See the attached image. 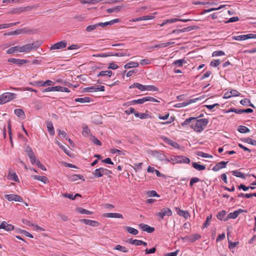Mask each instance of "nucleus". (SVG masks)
Segmentation results:
<instances>
[{
  "instance_id": "13",
  "label": "nucleus",
  "mask_w": 256,
  "mask_h": 256,
  "mask_svg": "<svg viewBox=\"0 0 256 256\" xmlns=\"http://www.w3.org/2000/svg\"><path fill=\"white\" fill-rule=\"evenodd\" d=\"M240 92L235 90H232L230 92H226L224 94V98L228 99L232 96H236L240 95Z\"/></svg>"
},
{
  "instance_id": "28",
  "label": "nucleus",
  "mask_w": 256,
  "mask_h": 256,
  "mask_svg": "<svg viewBox=\"0 0 256 256\" xmlns=\"http://www.w3.org/2000/svg\"><path fill=\"white\" fill-rule=\"evenodd\" d=\"M20 46H15L14 47H11L10 48H8L6 50V53L8 54H14L16 52H20Z\"/></svg>"
},
{
  "instance_id": "30",
  "label": "nucleus",
  "mask_w": 256,
  "mask_h": 256,
  "mask_svg": "<svg viewBox=\"0 0 256 256\" xmlns=\"http://www.w3.org/2000/svg\"><path fill=\"white\" fill-rule=\"evenodd\" d=\"M238 130L240 133H248L250 132V129L244 126H238Z\"/></svg>"
},
{
  "instance_id": "58",
  "label": "nucleus",
  "mask_w": 256,
  "mask_h": 256,
  "mask_svg": "<svg viewBox=\"0 0 256 256\" xmlns=\"http://www.w3.org/2000/svg\"><path fill=\"white\" fill-rule=\"evenodd\" d=\"M246 36V40L248 39H256V34H245Z\"/></svg>"
},
{
  "instance_id": "26",
  "label": "nucleus",
  "mask_w": 256,
  "mask_h": 256,
  "mask_svg": "<svg viewBox=\"0 0 256 256\" xmlns=\"http://www.w3.org/2000/svg\"><path fill=\"white\" fill-rule=\"evenodd\" d=\"M139 66V64L137 62H130L127 64H126L124 68H137Z\"/></svg>"
},
{
  "instance_id": "52",
  "label": "nucleus",
  "mask_w": 256,
  "mask_h": 256,
  "mask_svg": "<svg viewBox=\"0 0 256 256\" xmlns=\"http://www.w3.org/2000/svg\"><path fill=\"white\" fill-rule=\"evenodd\" d=\"M97 24H93V25H90L88 26L86 28V30L88 32H90L92 30H96L97 28Z\"/></svg>"
},
{
  "instance_id": "54",
  "label": "nucleus",
  "mask_w": 256,
  "mask_h": 256,
  "mask_svg": "<svg viewBox=\"0 0 256 256\" xmlns=\"http://www.w3.org/2000/svg\"><path fill=\"white\" fill-rule=\"evenodd\" d=\"M238 20H239V18L238 16H234V17L230 18L228 19V20L225 21L224 23L228 24L229 22H237Z\"/></svg>"
},
{
  "instance_id": "60",
  "label": "nucleus",
  "mask_w": 256,
  "mask_h": 256,
  "mask_svg": "<svg viewBox=\"0 0 256 256\" xmlns=\"http://www.w3.org/2000/svg\"><path fill=\"white\" fill-rule=\"evenodd\" d=\"M92 141L95 144L98 146H101L102 144L100 141L96 138L95 136L92 137Z\"/></svg>"
},
{
  "instance_id": "62",
  "label": "nucleus",
  "mask_w": 256,
  "mask_h": 256,
  "mask_svg": "<svg viewBox=\"0 0 256 256\" xmlns=\"http://www.w3.org/2000/svg\"><path fill=\"white\" fill-rule=\"evenodd\" d=\"M150 63V61L148 59H143L140 61V64L142 66L149 64Z\"/></svg>"
},
{
  "instance_id": "24",
  "label": "nucleus",
  "mask_w": 256,
  "mask_h": 256,
  "mask_svg": "<svg viewBox=\"0 0 256 256\" xmlns=\"http://www.w3.org/2000/svg\"><path fill=\"white\" fill-rule=\"evenodd\" d=\"M32 178L34 180H40L44 184H47L48 182V178L45 176H33Z\"/></svg>"
},
{
  "instance_id": "42",
  "label": "nucleus",
  "mask_w": 256,
  "mask_h": 256,
  "mask_svg": "<svg viewBox=\"0 0 256 256\" xmlns=\"http://www.w3.org/2000/svg\"><path fill=\"white\" fill-rule=\"evenodd\" d=\"M184 62H186V61L184 59L183 60H175L174 62H173V64H174V65H176L177 66H182V64H183V63Z\"/></svg>"
},
{
  "instance_id": "50",
  "label": "nucleus",
  "mask_w": 256,
  "mask_h": 256,
  "mask_svg": "<svg viewBox=\"0 0 256 256\" xmlns=\"http://www.w3.org/2000/svg\"><path fill=\"white\" fill-rule=\"evenodd\" d=\"M198 155L200 156L205 158H212V156L208 154L204 153V152H198Z\"/></svg>"
},
{
  "instance_id": "48",
  "label": "nucleus",
  "mask_w": 256,
  "mask_h": 256,
  "mask_svg": "<svg viewBox=\"0 0 256 256\" xmlns=\"http://www.w3.org/2000/svg\"><path fill=\"white\" fill-rule=\"evenodd\" d=\"M224 52L222 50L214 51L212 54V56H218L224 55Z\"/></svg>"
},
{
  "instance_id": "64",
  "label": "nucleus",
  "mask_w": 256,
  "mask_h": 256,
  "mask_svg": "<svg viewBox=\"0 0 256 256\" xmlns=\"http://www.w3.org/2000/svg\"><path fill=\"white\" fill-rule=\"evenodd\" d=\"M178 250H177L175 252H168L164 256H177Z\"/></svg>"
},
{
  "instance_id": "41",
  "label": "nucleus",
  "mask_w": 256,
  "mask_h": 256,
  "mask_svg": "<svg viewBox=\"0 0 256 256\" xmlns=\"http://www.w3.org/2000/svg\"><path fill=\"white\" fill-rule=\"evenodd\" d=\"M238 216V212L235 210L233 212L230 213L228 216V218L234 219L236 218Z\"/></svg>"
},
{
  "instance_id": "35",
  "label": "nucleus",
  "mask_w": 256,
  "mask_h": 256,
  "mask_svg": "<svg viewBox=\"0 0 256 256\" xmlns=\"http://www.w3.org/2000/svg\"><path fill=\"white\" fill-rule=\"evenodd\" d=\"M164 142H166L168 144L176 148L178 146V144L175 142H174L173 140H171L170 139L166 138H164Z\"/></svg>"
},
{
  "instance_id": "63",
  "label": "nucleus",
  "mask_w": 256,
  "mask_h": 256,
  "mask_svg": "<svg viewBox=\"0 0 256 256\" xmlns=\"http://www.w3.org/2000/svg\"><path fill=\"white\" fill-rule=\"evenodd\" d=\"M250 102V100L248 98H244L243 100H242L240 102V103L242 105H246L248 106V104Z\"/></svg>"
},
{
  "instance_id": "43",
  "label": "nucleus",
  "mask_w": 256,
  "mask_h": 256,
  "mask_svg": "<svg viewBox=\"0 0 256 256\" xmlns=\"http://www.w3.org/2000/svg\"><path fill=\"white\" fill-rule=\"evenodd\" d=\"M110 152L112 154H116L117 153L118 155H124L125 154L122 151L116 149L115 148H111L110 150Z\"/></svg>"
},
{
  "instance_id": "49",
  "label": "nucleus",
  "mask_w": 256,
  "mask_h": 256,
  "mask_svg": "<svg viewBox=\"0 0 256 256\" xmlns=\"http://www.w3.org/2000/svg\"><path fill=\"white\" fill-rule=\"evenodd\" d=\"M44 82L38 80V81L34 82H33L31 83L30 84L33 86H44Z\"/></svg>"
},
{
  "instance_id": "22",
  "label": "nucleus",
  "mask_w": 256,
  "mask_h": 256,
  "mask_svg": "<svg viewBox=\"0 0 256 256\" xmlns=\"http://www.w3.org/2000/svg\"><path fill=\"white\" fill-rule=\"evenodd\" d=\"M74 100L76 102L80 103H88L91 102L92 100L90 97L86 96L84 98H75Z\"/></svg>"
},
{
  "instance_id": "56",
  "label": "nucleus",
  "mask_w": 256,
  "mask_h": 256,
  "mask_svg": "<svg viewBox=\"0 0 256 256\" xmlns=\"http://www.w3.org/2000/svg\"><path fill=\"white\" fill-rule=\"evenodd\" d=\"M238 244V242H232L228 240V248L230 249L234 248Z\"/></svg>"
},
{
  "instance_id": "2",
  "label": "nucleus",
  "mask_w": 256,
  "mask_h": 256,
  "mask_svg": "<svg viewBox=\"0 0 256 256\" xmlns=\"http://www.w3.org/2000/svg\"><path fill=\"white\" fill-rule=\"evenodd\" d=\"M42 44L41 41H36L32 43L27 44L22 46H20V52L27 53L33 50L36 49Z\"/></svg>"
},
{
  "instance_id": "8",
  "label": "nucleus",
  "mask_w": 256,
  "mask_h": 256,
  "mask_svg": "<svg viewBox=\"0 0 256 256\" xmlns=\"http://www.w3.org/2000/svg\"><path fill=\"white\" fill-rule=\"evenodd\" d=\"M4 198L9 202L14 200L15 202H22L23 200L22 198L18 194H6L4 196Z\"/></svg>"
},
{
  "instance_id": "45",
  "label": "nucleus",
  "mask_w": 256,
  "mask_h": 256,
  "mask_svg": "<svg viewBox=\"0 0 256 256\" xmlns=\"http://www.w3.org/2000/svg\"><path fill=\"white\" fill-rule=\"evenodd\" d=\"M135 86L136 88H138L141 91L146 90V86L142 85L140 83L136 82Z\"/></svg>"
},
{
  "instance_id": "11",
  "label": "nucleus",
  "mask_w": 256,
  "mask_h": 256,
  "mask_svg": "<svg viewBox=\"0 0 256 256\" xmlns=\"http://www.w3.org/2000/svg\"><path fill=\"white\" fill-rule=\"evenodd\" d=\"M85 90L88 92H104V86H92L90 87L86 88Z\"/></svg>"
},
{
  "instance_id": "61",
  "label": "nucleus",
  "mask_w": 256,
  "mask_h": 256,
  "mask_svg": "<svg viewBox=\"0 0 256 256\" xmlns=\"http://www.w3.org/2000/svg\"><path fill=\"white\" fill-rule=\"evenodd\" d=\"M22 222L24 224L28 226H34V224L31 222H30V220H27L23 219L22 220Z\"/></svg>"
},
{
  "instance_id": "59",
  "label": "nucleus",
  "mask_w": 256,
  "mask_h": 256,
  "mask_svg": "<svg viewBox=\"0 0 256 256\" xmlns=\"http://www.w3.org/2000/svg\"><path fill=\"white\" fill-rule=\"evenodd\" d=\"M62 196L64 198H68L72 200H74L76 198V196H73V195L72 194H62Z\"/></svg>"
},
{
  "instance_id": "7",
  "label": "nucleus",
  "mask_w": 256,
  "mask_h": 256,
  "mask_svg": "<svg viewBox=\"0 0 256 256\" xmlns=\"http://www.w3.org/2000/svg\"><path fill=\"white\" fill-rule=\"evenodd\" d=\"M34 8V6H28L26 7H20L14 8L11 12V14H20L22 12L30 11Z\"/></svg>"
},
{
  "instance_id": "6",
  "label": "nucleus",
  "mask_w": 256,
  "mask_h": 256,
  "mask_svg": "<svg viewBox=\"0 0 256 256\" xmlns=\"http://www.w3.org/2000/svg\"><path fill=\"white\" fill-rule=\"evenodd\" d=\"M172 214V210L168 208H166L162 209L160 212L156 213V216L160 217L161 218H164L166 216H170Z\"/></svg>"
},
{
  "instance_id": "9",
  "label": "nucleus",
  "mask_w": 256,
  "mask_h": 256,
  "mask_svg": "<svg viewBox=\"0 0 256 256\" xmlns=\"http://www.w3.org/2000/svg\"><path fill=\"white\" fill-rule=\"evenodd\" d=\"M67 42L65 40L60 41L56 42L51 46L50 48V50H60L66 47Z\"/></svg>"
},
{
  "instance_id": "23",
  "label": "nucleus",
  "mask_w": 256,
  "mask_h": 256,
  "mask_svg": "<svg viewBox=\"0 0 256 256\" xmlns=\"http://www.w3.org/2000/svg\"><path fill=\"white\" fill-rule=\"evenodd\" d=\"M112 74V72L110 70H105V71H101L98 74V76H106V77H110Z\"/></svg>"
},
{
  "instance_id": "4",
  "label": "nucleus",
  "mask_w": 256,
  "mask_h": 256,
  "mask_svg": "<svg viewBox=\"0 0 256 256\" xmlns=\"http://www.w3.org/2000/svg\"><path fill=\"white\" fill-rule=\"evenodd\" d=\"M16 94L12 92H4L0 95V104H6L16 98Z\"/></svg>"
},
{
  "instance_id": "29",
  "label": "nucleus",
  "mask_w": 256,
  "mask_h": 256,
  "mask_svg": "<svg viewBox=\"0 0 256 256\" xmlns=\"http://www.w3.org/2000/svg\"><path fill=\"white\" fill-rule=\"evenodd\" d=\"M125 230L127 232L133 235H136L138 232L136 229L130 226H126Z\"/></svg>"
},
{
  "instance_id": "1",
  "label": "nucleus",
  "mask_w": 256,
  "mask_h": 256,
  "mask_svg": "<svg viewBox=\"0 0 256 256\" xmlns=\"http://www.w3.org/2000/svg\"><path fill=\"white\" fill-rule=\"evenodd\" d=\"M208 122V120L207 118L198 119L197 118L190 117L182 122V126H185L190 125L194 131L200 132L204 130Z\"/></svg>"
},
{
  "instance_id": "33",
  "label": "nucleus",
  "mask_w": 256,
  "mask_h": 256,
  "mask_svg": "<svg viewBox=\"0 0 256 256\" xmlns=\"http://www.w3.org/2000/svg\"><path fill=\"white\" fill-rule=\"evenodd\" d=\"M232 174L234 176L236 177L240 178L242 179L246 178V176L244 175V174L238 170H233L232 172Z\"/></svg>"
},
{
  "instance_id": "51",
  "label": "nucleus",
  "mask_w": 256,
  "mask_h": 256,
  "mask_svg": "<svg viewBox=\"0 0 256 256\" xmlns=\"http://www.w3.org/2000/svg\"><path fill=\"white\" fill-rule=\"evenodd\" d=\"M18 24H19V22L10 23V24H2V28L4 29V28H10L14 26H16Z\"/></svg>"
},
{
  "instance_id": "20",
  "label": "nucleus",
  "mask_w": 256,
  "mask_h": 256,
  "mask_svg": "<svg viewBox=\"0 0 256 256\" xmlns=\"http://www.w3.org/2000/svg\"><path fill=\"white\" fill-rule=\"evenodd\" d=\"M105 217L112 218H122L123 216L122 214L118 213H106L104 214Z\"/></svg>"
},
{
  "instance_id": "31",
  "label": "nucleus",
  "mask_w": 256,
  "mask_h": 256,
  "mask_svg": "<svg viewBox=\"0 0 256 256\" xmlns=\"http://www.w3.org/2000/svg\"><path fill=\"white\" fill-rule=\"evenodd\" d=\"M8 178L10 180H14L15 182L18 181V178L16 173H10V172L8 174Z\"/></svg>"
},
{
  "instance_id": "3",
  "label": "nucleus",
  "mask_w": 256,
  "mask_h": 256,
  "mask_svg": "<svg viewBox=\"0 0 256 256\" xmlns=\"http://www.w3.org/2000/svg\"><path fill=\"white\" fill-rule=\"evenodd\" d=\"M112 173V171L108 169L103 168H99L96 169L92 172V174L96 178H99L102 176L104 175L108 176V177L110 178V174Z\"/></svg>"
},
{
  "instance_id": "53",
  "label": "nucleus",
  "mask_w": 256,
  "mask_h": 256,
  "mask_svg": "<svg viewBox=\"0 0 256 256\" xmlns=\"http://www.w3.org/2000/svg\"><path fill=\"white\" fill-rule=\"evenodd\" d=\"M212 218V215L210 214L207 216L206 222H204L203 226L206 228L210 224V222Z\"/></svg>"
},
{
  "instance_id": "55",
  "label": "nucleus",
  "mask_w": 256,
  "mask_h": 256,
  "mask_svg": "<svg viewBox=\"0 0 256 256\" xmlns=\"http://www.w3.org/2000/svg\"><path fill=\"white\" fill-rule=\"evenodd\" d=\"M21 31H22L21 30H14L13 32H10L8 33H6V34H4V35H6H6H7V36L16 35V34H20V33Z\"/></svg>"
},
{
  "instance_id": "57",
  "label": "nucleus",
  "mask_w": 256,
  "mask_h": 256,
  "mask_svg": "<svg viewBox=\"0 0 256 256\" xmlns=\"http://www.w3.org/2000/svg\"><path fill=\"white\" fill-rule=\"evenodd\" d=\"M140 240H132L130 239L129 240V242L131 244H134L136 246H140Z\"/></svg>"
},
{
  "instance_id": "44",
  "label": "nucleus",
  "mask_w": 256,
  "mask_h": 256,
  "mask_svg": "<svg viewBox=\"0 0 256 256\" xmlns=\"http://www.w3.org/2000/svg\"><path fill=\"white\" fill-rule=\"evenodd\" d=\"M226 215V212L225 210H222L218 212L217 215V218L220 220H222Z\"/></svg>"
},
{
  "instance_id": "47",
  "label": "nucleus",
  "mask_w": 256,
  "mask_h": 256,
  "mask_svg": "<svg viewBox=\"0 0 256 256\" xmlns=\"http://www.w3.org/2000/svg\"><path fill=\"white\" fill-rule=\"evenodd\" d=\"M220 60H219V59H218V60H212L210 62V65L211 66L216 67V66H218L220 64Z\"/></svg>"
},
{
  "instance_id": "19",
  "label": "nucleus",
  "mask_w": 256,
  "mask_h": 256,
  "mask_svg": "<svg viewBox=\"0 0 256 256\" xmlns=\"http://www.w3.org/2000/svg\"><path fill=\"white\" fill-rule=\"evenodd\" d=\"M176 211L179 216H182L185 218L190 217V214L188 211L182 210L179 208H176Z\"/></svg>"
},
{
  "instance_id": "36",
  "label": "nucleus",
  "mask_w": 256,
  "mask_h": 256,
  "mask_svg": "<svg viewBox=\"0 0 256 256\" xmlns=\"http://www.w3.org/2000/svg\"><path fill=\"white\" fill-rule=\"evenodd\" d=\"M14 114L18 117L24 118L25 114L24 112L22 109H16L14 110Z\"/></svg>"
},
{
  "instance_id": "25",
  "label": "nucleus",
  "mask_w": 256,
  "mask_h": 256,
  "mask_svg": "<svg viewBox=\"0 0 256 256\" xmlns=\"http://www.w3.org/2000/svg\"><path fill=\"white\" fill-rule=\"evenodd\" d=\"M192 166L195 169L200 171L204 170L206 168L204 165H202L196 162H192Z\"/></svg>"
},
{
  "instance_id": "16",
  "label": "nucleus",
  "mask_w": 256,
  "mask_h": 256,
  "mask_svg": "<svg viewBox=\"0 0 256 256\" xmlns=\"http://www.w3.org/2000/svg\"><path fill=\"white\" fill-rule=\"evenodd\" d=\"M80 222H84L86 224L94 227H96L100 226V223L96 220H92L88 219H82L80 220Z\"/></svg>"
},
{
  "instance_id": "10",
  "label": "nucleus",
  "mask_w": 256,
  "mask_h": 256,
  "mask_svg": "<svg viewBox=\"0 0 256 256\" xmlns=\"http://www.w3.org/2000/svg\"><path fill=\"white\" fill-rule=\"evenodd\" d=\"M202 100V98L200 97V98H195L191 99V100H188L187 101H186V102H182V103H180V104H177L176 105V107L180 108V107L186 106H188V105H189V104H191L196 102L198 100Z\"/></svg>"
},
{
  "instance_id": "32",
  "label": "nucleus",
  "mask_w": 256,
  "mask_h": 256,
  "mask_svg": "<svg viewBox=\"0 0 256 256\" xmlns=\"http://www.w3.org/2000/svg\"><path fill=\"white\" fill-rule=\"evenodd\" d=\"M76 210L78 212H80V214H93V212H92L88 210H87L84 209V208H76Z\"/></svg>"
},
{
  "instance_id": "14",
  "label": "nucleus",
  "mask_w": 256,
  "mask_h": 256,
  "mask_svg": "<svg viewBox=\"0 0 256 256\" xmlns=\"http://www.w3.org/2000/svg\"><path fill=\"white\" fill-rule=\"evenodd\" d=\"M174 160L177 163L189 164L190 162V158L185 156H176L174 158Z\"/></svg>"
},
{
  "instance_id": "18",
  "label": "nucleus",
  "mask_w": 256,
  "mask_h": 256,
  "mask_svg": "<svg viewBox=\"0 0 256 256\" xmlns=\"http://www.w3.org/2000/svg\"><path fill=\"white\" fill-rule=\"evenodd\" d=\"M228 163V162H226L224 161L218 162L212 168V170L214 172H218L220 169L226 168Z\"/></svg>"
},
{
  "instance_id": "39",
  "label": "nucleus",
  "mask_w": 256,
  "mask_h": 256,
  "mask_svg": "<svg viewBox=\"0 0 256 256\" xmlns=\"http://www.w3.org/2000/svg\"><path fill=\"white\" fill-rule=\"evenodd\" d=\"M134 116L136 117L140 118V119H144L148 118V114L144 113L138 112L136 111L134 114Z\"/></svg>"
},
{
  "instance_id": "15",
  "label": "nucleus",
  "mask_w": 256,
  "mask_h": 256,
  "mask_svg": "<svg viewBox=\"0 0 256 256\" xmlns=\"http://www.w3.org/2000/svg\"><path fill=\"white\" fill-rule=\"evenodd\" d=\"M138 226L143 231L146 232L148 233H152L154 230V228L151 227L150 226L146 224H140L138 225Z\"/></svg>"
},
{
  "instance_id": "17",
  "label": "nucleus",
  "mask_w": 256,
  "mask_h": 256,
  "mask_svg": "<svg viewBox=\"0 0 256 256\" xmlns=\"http://www.w3.org/2000/svg\"><path fill=\"white\" fill-rule=\"evenodd\" d=\"M8 62H9L18 65H22L28 62V61L26 60H20L14 58H8Z\"/></svg>"
},
{
  "instance_id": "5",
  "label": "nucleus",
  "mask_w": 256,
  "mask_h": 256,
  "mask_svg": "<svg viewBox=\"0 0 256 256\" xmlns=\"http://www.w3.org/2000/svg\"><path fill=\"white\" fill-rule=\"evenodd\" d=\"M146 102H160V100H158L157 99H156L153 97H152L150 96H145V97H144L142 98H140L138 100H133L131 101L130 102L131 104H142Z\"/></svg>"
},
{
  "instance_id": "38",
  "label": "nucleus",
  "mask_w": 256,
  "mask_h": 256,
  "mask_svg": "<svg viewBox=\"0 0 256 256\" xmlns=\"http://www.w3.org/2000/svg\"><path fill=\"white\" fill-rule=\"evenodd\" d=\"M146 90L148 91H153V92H158V89L157 87L153 85H148L146 86Z\"/></svg>"
},
{
  "instance_id": "27",
  "label": "nucleus",
  "mask_w": 256,
  "mask_h": 256,
  "mask_svg": "<svg viewBox=\"0 0 256 256\" xmlns=\"http://www.w3.org/2000/svg\"><path fill=\"white\" fill-rule=\"evenodd\" d=\"M46 126L48 128V132H50V134L51 135H54V128L53 126V124L51 122H48L46 123Z\"/></svg>"
},
{
  "instance_id": "46",
  "label": "nucleus",
  "mask_w": 256,
  "mask_h": 256,
  "mask_svg": "<svg viewBox=\"0 0 256 256\" xmlns=\"http://www.w3.org/2000/svg\"><path fill=\"white\" fill-rule=\"evenodd\" d=\"M200 181V180L199 178L197 177L192 178H191L190 182V186H192L194 184L199 182Z\"/></svg>"
},
{
  "instance_id": "37",
  "label": "nucleus",
  "mask_w": 256,
  "mask_h": 256,
  "mask_svg": "<svg viewBox=\"0 0 256 256\" xmlns=\"http://www.w3.org/2000/svg\"><path fill=\"white\" fill-rule=\"evenodd\" d=\"M122 6H117L112 8H108L106 10V12L108 13H112L114 12H117L121 10Z\"/></svg>"
},
{
  "instance_id": "12",
  "label": "nucleus",
  "mask_w": 256,
  "mask_h": 256,
  "mask_svg": "<svg viewBox=\"0 0 256 256\" xmlns=\"http://www.w3.org/2000/svg\"><path fill=\"white\" fill-rule=\"evenodd\" d=\"M14 228V226L12 224H8L5 221H3L0 224V229H4L7 232H10Z\"/></svg>"
},
{
  "instance_id": "34",
  "label": "nucleus",
  "mask_w": 256,
  "mask_h": 256,
  "mask_svg": "<svg viewBox=\"0 0 256 256\" xmlns=\"http://www.w3.org/2000/svg\"><path fill=\"white\" fill-rule=\"evenodd\" d=\"M114 249L123 252H128V250L127 248L120 244L116 245Z\"/></svg>"
},
{
  "instance_id": "40",
  "label": "nucleus",
  "mask_w": 256,
  "mask_h": 256,
  "mask_svg": "<svg viewBox=\"0 0 256 256\" xmlns=\"http://www.w3.org/2000/svg\"><path fill=\"white\" fill-rule=\"evenodd\" d=\"M232 38L234 40H240V41L246 40L245 34L234 36H232Z\"/></svg>"
},
{
  "instance_id": "21",
  "label": "nucleus",
  "mask_w": 256,
  "mask_h": 256,
  "mask_svg": "<svg viewBox=\"0 0 256 256\" xmlns=\"http://www.w3.org/2000/svg\"><path fill=\"white\" fill-rule=\"evenodd\" d=\"M200 238V236L198 234H194L185 237L184 238L188 240L191 242H194L196 240Z\"/></svg>"
}]
</instances>
